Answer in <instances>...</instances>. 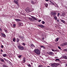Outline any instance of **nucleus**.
Masks as SVG:
<instances>
[{
  "label": "nucleus",
  "mask_w": 67,
  "mask_h": 67,
  "mask_svg": "<svg viewBox=\"0 0 67 67\" xmlns=\"http://www.w3.org/2000/svg\"><path fill=\"white\" fill-rule=\"evenodd\" d=\"M36 1L34 2H33V1H31V3H32V4H35V3H36Z\"/></svg>",
  "instance_id": "obj_13"
},
{
  "label": "nucleus",
  "mask_w": 67,
  "mask_h": 67,
  "mask_svg": "<svg viewBox=\"0 0 67 67\" xmlns=\"http://www.w3.org/2000/svg\"><path fill=\"white\" fill-rule=\"evenodd\" d=\"M52 51L53 52H56V50H54L53 49H52Z\"/></svg>",
  "instance_id": "obj_41"
},
{
  "label": "nucleus",
  "mask_w": 67,
  "mask_h": 67,
  "mask_svg": "<svg viewBox=\"0 0 67 67\" xmlns=\"http://www.w3.org/2000/svg\"><path fill=\"white\" fill-rule=\"evenodd\" d=\"M1 62H4V60H3V59H1Z\"/></svg>",
  "instance_id": "obj_38"
},
{
  "label": "nucleus",
  "mask_w": 67,
  "mask_h": 67,
  "mask_svg": "<svg viewBox=\"0 0 67 67\" xmlns=\"http://www.w3.org/2000/svg\"><path fill=\"white\" fill-rule=\"evenodd\" d=\"M58 48H59V49H61V48L60 47H58Z\"/></svg>",
  "instance_id": "obj_45"
},
{
  "label": "nucleus",
  "mask_w": 67,
  "mask_h": 67,
  "mask_svg": "<svg viewBox=\"0 0 67 67\" xmlns=\"http://www.w3.org/2000/svg\"><path fill=\"white\" fill-rule=\"evenodd\" d=\"M51 14L52 15H53V16H55V15H56V11H54L52 12L51 13Z\"/></svg>",
  "instance_id": "obj_5"
},
{
  "label": "nucleus",
  "mask_w": 67,
  "mask_h": 67,
  "mask_svg": "<svg viewBox=\"0 0 67 67\" xmlns=\"http://www.w3.org/2000/svg\"><path fill=\"white\" fill-rule=\"evenodd\" d=\"M15 20L16 22H19V21H21V20L19 19H15Z\"/></svg>",
  "instance_id": "obj_8"
},
{
  "label": "nucleus",
  "mask_w": 67,
  "mask_h": 67,
  "mask_svg": "<svg viewBox=\"0 0 67 67\" xmlns=\"http://www.w3.org/2000/svg\"><path fill=\"white\" fill-rule=\"evenodd\" d=\"M38 26H39L40 27H44V26L43 25H38Z\"/></svg>",
  "instance_id": "obj_9"
},
{
  "label": "nucleus",
  "mask_w": 67,
  "mask_h": 67,
  "mask_svg": "<svg viewBox=\"0 0 67 67\" xmlns=\"http://www.w3.org/2000/svg\"><path fill=\"white\" fill-rule=\"evenodd\" d=\"M64 44L65 45H67V42L65 43H64Z\"/></svg>",
  "instance_id": "obj_40"
},
{
  "label": "nucleus",
  "mask_w": 67,
  "mask_h": 67,
  "mask_svg": "<svg viewBox=\"0 0 67 67\" xmlns=\"http://www.w3.org/2000/svg\"><path fill=\"white\" fill-rule=\"evenodd\" d=\"M27 65L29 67H31V64H27Z\"/></svg>",
  "instance_id": "obj_23"
},
{
  "label": "nucleus",
  "mask_w": 67,
  "mask_h": 67,
  "mask_svg": "<svg viewBox=\"0 0 67 67\" xmlns=\"http://www.w3.org/2000/svg\"><path fill=\"white\" fill-rule=\"evenodd\" d=\"M7 55L6 54H3V57H6V56Z\"/></svg>",
  "instance_id": "obj_26"
},
{
  "label": "nucleus",
  "mask_w": 67,
  "mask_h": 67,
  "mask_svg": "<svg viewBox=\"0 0 67 67\" xmlns=\"http://www.w3.org/2000/svg\"><path fill=\"white\" fill-rule=\"evenodd\" d=\"M23 61L24 62H25L26 61V58L25 57H24L23 58Z\"/></svg>",
  "instance_id": "obj_20"
},
{
  "label": "nucleus",
  "mask_w": 67,
  "mask_h": 67,
  "mask_svg": "<svg viewBox=\"0 0 67 67\" xmlns=\"http://www.w3.org/2000/svg\"><path fill=\"white\" fill-rule=\"evenodd\" d=\"M4 31L5 32H6V33H8V30H7L6 29H4Z\"/></svg>",
  "instance_id": "obj_34"
},
{
  "label": "nucleus",
  "mask_w": 67,
  "mask_h": 67,
  "mask_svg": "<svg viewBox=\"0 0 67 67\" xmlns=\"http://www.w3.org/2000/svg\"><path fill=\"white\" fill-rule=\"evenodd\" d=\"M41 47H42V48H43L44 49H45L46 48L45 47L43 46H40Z\"/></svg>",
  "instance_id": "obj_24"
},
{
  "label": "nucleus",
  "mask_w": 67,
  "mask_h": 67,
  "mask_svg": "<svg viewBox=\"0 0 67 67\" xmlns=\"http://www.w3.org/2000/svg\"><path fill=\"white\" fill-rule=\"evenodd\" d=\"M22 44L23 46H25V45H26V44L24 43H22Z\"/></svg>",
  "instance_id": "obj_29"
},
{
  "label": "nucleus",
  "mask_w": 67,
  "mask_h": 67,
  "mask_svg": "<svg viewBox=\"0 0 67 67\" xmlns=\"http://www.w3.org/2000/svg\"><path fill=\"white\" fill-rule=\"evenodd\" d=\"M55 60L56 61H59L60 60H59V59H55Z\"/></svg>",
  "instance_id": "obj_35"
},
{
  "label": "nucleus",
  "mask_w": 67,
  "mask_h": 67,
  "mask_svg": "<svg viewBox=\"0 0 67 67\" xmlns=\"http://www.w3.org/2000/svg\"><path fill=\"white\" fill-rule=\"evenodd\" d=\"M34 52L37 55H40L41 54V51L38 49H35L34 50Z\"/></svg>",
  "instance_id": "obj_2"
},
{
  "label": "nucleus",
  "mask_w": 67,
  "mask_h": 67,
  "mask_svg": "<svg viewBox=\"0 0 67 67\" xmlns=\"http://www.w3.org/2000/svg\"><path fill=\"white\" fill-rule=\"evenodd\" d=\"M53 53L52 52H50L48 53V54L49 55H53Z\"/></svg>",
  "instance_id": "obj_10"
},
{
  "label": "nucleus",
  "mask_w": 67,
  "mask_h": 67,
  "mask_svg": "<svg viewBox=\"0 0 67 67\" xmlns=\"http://www.w3.org/2000/svg\"><path fill=\"white\" fill-rule=\"evenodd\" d=\"M63 58H64V59H67V57L66 56H65V55L63 56Z\"/></svg>",
  "instance_id": "obj_16"
},
{
  "label": "nucleus",
  "mask_w": 67,
  "mask_h": 67,
  "mask_svg": "<svg viewBox=\"0 0 67 67\" xmlns=\"http://www.w3.org/2000/svg\"><path fill=\"white\" fill-rule=\"evenodd\" d=\"M18 25H19V26H22V23H18Z\"/></svg>",
  "instance_id": "obj_21"
},
{
  "label": "nucleus",
  "mask_w": 67,
  "mask_h": 67,
  "mask_svg": "<svg viewBox=\"0 0 67 67\" xmlns=\"http://www.w3.org/2000/svg\"><path fill=\"white\" fill-rule=\"evenodd\" d=\"M1 52H2V53H3V49H1Z\"/></svg>",
  "instance_id": "obj_39"
},
{
  "label": "nucleus",
  "mask_w": 67,
  "mask_h": 67,
  "mask_svg": "<svg viewBox=\"0 0 67 67\" xmlns=\"http://www.w3.org/2000/svg\"><path fill=\"white\" fill-rule=\"evenodd\" d=\"M17 1H19V0H16Z\"/></svg>",
  "instance_id": "obj_54"
},
{
  "label": "nucleus",
  "mask_w": 67,
  "mask_h": 67,
  "mask_svg": "<svg viewBox=\"0 0 67 67\" xmlns=\"http://www.w3.org/2000/svg\"><path fill=\"white\" fill-rule=\"evenodd\" d=\"M50 3H50V4H52V5H55V4L53 2H52V1H50Z\"/></svg>",
  "instance_id": "obj_15"
},
{
  "label": "nucleus",
  "mask_w": 67,
  "mask_h": 67,
  "mask_svg": "<svg viewBox=\"0 0 67 67\" xmlns=\"http://www.w3.org/2000/svg\"><path fill=\"white\" fill-rule=\"evenodd\" d=\"M30 46L31 47H34V45H33V44H30Z\"/></svg>",
  "instance_id": "obj_31"
},
{
  "label": "nucleus",
  "mask_w": 67,
  "mask_h": 67,
  "mask_svg": "<svg viewBox=\"0 0 67 67\" xmlns=\"http://www.w3.org/2000/svg\"><path fill=\"white\" fill-rule=\"evenodd\" d=\"M63 51H64L65 52H67V48L64 49L63 50Z\"/></svg>",
  "instance_id": "obj_30"
},
{
  "label": "nucleus",
  "mask_w": 67,
  "mask_h": 67,
  "mask_svg": "<svg viewBox=\"0 0 67 67\" xmlns=\"http://www.w3.org/2000/svg\"><path fill=\"white\" fill-rule=\"evenodd\" d=\"M31 64H32V65L33 64V63H31Z\"/></svg>",
  "instance_id": "obj_55"
},
{
  "label": "nucleus",
  "mask_w": 67,
  "mask_h": 67,
  "mask_svg": "<svg viewBox=\"0 0 67 67\" xmlns=\"http://www.w3.org/2000/svg\"><path fill=\"white\" fill-rule=\"evenodd\" d=\"M19 41H20V40H19V39H18V38H17L16 42L17 43H18V42H19Z\"/></svg>",
  "instance_id": "obj_28"
},
{
  "label": "nucleus",
  "mask_w": 67,
  "mask_h": 67,
  "mask_svg": "<svg viewBox=\"0 0 67 67\" xmlns=\"http://www.w3.org/2000/svg\"><path fill=\"white\" fill-rule=\"evenodd\" d=\"M36 1L34 2H33V1H31V3H32V4H35V3H36Z\"/></svg>",
  "instance_id": "obj_12"
},
{
  "label": "nucleus",
  "mask_w": 67,
  "mask_h": 67,
  "mask_svg": "<svg viewBox=\"0 0 67 67\" xmlns=\"http://www.w3.org/2000/svg\"><path fill=\"white\" fill-rule=\"evenodd\" d=\"M15 26H16V25L15 24H14L12 26V27H13V28H15Z\"/></svg>",
  "instance_id": "obj_18"
},
{
  "label": "nucleus",
  "mask_w": 67,
  "mask_h": 67,
  "mask_svg": "<svg viewBox=\"0 0 67 67\" xmlns=\"http://www.w3.org/2000/svg\"><path fill=\"white\" fill-rule=\"evenodd\" d=\"M34 8H32L31 9L30 8L28 7H27L25 9L26 11V12H31V11H34Z\"/></svg>",
  "instance_id": "obj_1"
},
{
  "label": "nucleus",
  "mask_w": 67,
  "mask_h": 67,
  "mask_svg": "<svg viewBox=\"0 0 67 67\" xmlns=\"http://www.w3.org/2000/svg\"><path fill=\"white\" fill-rule=\"evenodd\" d=\"M54 18L55 20H57V17L55 16L54 17Z\"/></svg>",
  "instance_id": "obj_33"
},
{
  "label": "nucleus",
  "mask_w": 67,
  "mask_h": 67,
  "mask_svg": "<svg viewBox=\"0 0 67 67\" xmlns=\"http://www.w3.org/2000/svg\"><path fill=\"white\" fill-rule=\"evenodd\" d=\"M18 48L19 50H20L21 51H23L24 50V47L20 45L18 46Z\"/></svg>",
  "instance_id": "obj_3"
},
{
  "label": "nucleus",
  "mask_w": 67,
  "mask_h": 67,
  "mask_svg": "<svg viewBox=\"0 0 67 67\" xmlns=\"http://www.w3.org/2000/svg\"><path fill=\"white\" fill-rule=\"evenodd\" d=\"M41 20H38V22H41Z\"/></svg>",
  "instance_id": "obj_47"
},
{
  "label": "nucleus",
  "mask_w": 67,
  "mask_h": 67,
  "mask_svg": "<svg viewBox=\"0 0 67 67\" xmlns=\"http://www.w3.org/2000/svg\"><path fill=\"white\" fill-rule=\"evenodd\" d=\"M60 46H63V44H61L60 45Z\"/></svg>",
  "instance_id": "obj_51"
},
{
  "label": "nucleus",
  "mask_w": 67,
  "mask_h": 67,
  "mask_svg": "<svg viewBox=\"0 0 67 67\" xmlns=\"http://www.w3.org/2000/svg\"><path fill=\"white\" fill-rule=\"evenodd\" d=\"M44 38H42V40H44Z\"/></svg>",
  "instance_id": "obj_52"
},
{
  "label": "nucleus",
  "mask_w": 67,
  "mask_h": 67,
  "mask_svg": "<svg viewBox=\"0 0 67 67\" xmlns=\"http://www.w3.org/2000/svg\"><path fill=\"white\" fill-rule=\"evenodd\" d=\"M45 6L46 8H47V7H48V4H46L45 5Z\"/></svg>",
  "instance_id": "obj_27"
},
{
  "label": "nucleus",
  "mask_w": 67,
  "mask_h": 67,
  "mask_svg": "<svg viewBox=\"0 0 67 67\" xmlns=\"http://www.w3.org/2000/svg\"><path fill=\"white\" fill-rule=\"evenodd\" d=\"M19 37L20 38H21V36H19Z\"/></svg>",
  "instance_id": "obj_50"
},
{
  "label": "nucleus",
  "mask_w": 67,
  "mask_h": 67,
  "mask_svg": "<svg viewBox=\"0 0 67 67\" xmlns=\"http://www.w3.org/2000/svg\"><path fill=\"white\" fill-rule=\"evenodd\" d=\"M15 40H16V39L15 38H14L13 39V41L14 42H15Z\"/></svg>",
  "instance_id": "obj_22"
},
{
  "label": "nucleus",
  "mask_w": 67,
  "mask_h": 67,
  "mask_svg": "<svg viewBox=\"0 0 67 67\" xmlns=\"http://www.w3.org/2000/svg\"><path fill=\"white\" fill-rule=\"evenodd\" d=\"M59 38H57L55 40V42H58V40H59Z\"/></svg>",
  "instance_id": "obj_14"
},
{
  "label": "nucleus",
  "mask_w": 67,
  "mask_h": 67,
  "mask_svg": "<svg viewBox=\"0 0 67 67\" xmlns=\"http://www.w3.org/2000/svg\"><path fill=\"white\" fill-rule=\"evenodd\" d=\"M22 55H20L19 56H18V57L19 58H21V57H22Z\"/></svg>",
  "instance_id": "obj_32"
},
{
  "label": "nucleus",
  "mask_w": 67,
  "mask_h": 67,
  "mask_svg": "<svg viewBox=\"0 0 67 67\" xmlns=\"http://www.w3.org/2000/svg\"><path fill=\"white\" fill-rule=\"evenodd\" d=\"M59 14H60V13H58V16H59Z\"/></svg>",
  "instance_id": "obj_44"
},
{
  "label": "nucleus",
  "mask_w": 67,
  "mask_h": 67,
  "mask_svg": "<svg viewBox=\"0 0 67 67\" xmlns=\"http://www.w3.org/2000/svg\"><path fill=\"white\" fill-rule=\"evenodd\" d=\"M61 21L63 23L65 24V21L63 20H61Z\"/></svg>",
  "instance_id": "obj_36"
},
{
  "label": "nucleus",
  "mask_w": 67,
  "mask_h": 67,
  "mask_svg": "<svg viewBox=\"0 0 67 67\" xmlns=\"http://www.w3.org/2000/svg\"><path fill=\"white\" fill-rule=\"evenodd\" d=\"M59 64L58 63H52L51 64V66L52 67H56L57 66H58Z\"/></svg>",
  "instance_id": "obj_4"
},
{
  "label": "nucleus",
  "mask_w": 67,
  "mask_h": 67,
  "mask_svg": "<svg viewBox=\"0 0 67 67\" xmlns=\"http://www.w3.org/2000/svg\"><path fill=\"white\" fill-rule=\"evenodd\" d=\"M21 40L23 41H24V37H23V36H21Z\"/></svg>",
  "instance_id": "obj_19"
},
{
  "label": "nucleus",
  "mask_w": 67,
  "mask_h": 67,
  "mask_svg": "<svg viewBox=\"0 0 67 67\" xmlns=\"http://www.w3.org/2000/svg\"><path fill=\"white\" fill-rule=\"evenodd\" d=\"M31 17L32 18H33V19L34 20H36V21H37V19H36V18H35L33 16H31Z\"/></svg>",
  "instance_id": "obj_7"
},
{
  "label": "nucleus",
  "mask_w": 67,
  "mask_h": 67,
  "mask_svg": "<svg viewBox=\"0 0 67 67\" xmlns=\"http://www.w3.org/2000/svg\"><path fill=\"white\" fill-rule=\"evenodd\" d=\"M45 1H48L49 0H45Z\"/></svg>",
  "instance_id": "obj_49"
},
{
  "label": "nucleus",
  "mask_w": 67,
  "mask_h": 67,
  "mask_svg": "<svg viewBox=\"0 0 67 67\" xmlns=\"http://www.w3.org/2000/svg\"><path fill=\"white\" fill-rule=\"evenodd\" d=\"M2 16H3V17H4V16H5L3 14H2Z\"/></svg>",
  "instance_id": "obj_43"
},
{
  "label": "nucleus",
  "mask_w": 67,
  "mask_h": 67,
  "mask_svg": "<svg viewBox=\"0 0 67 67\" xmlns=\"http://www.w3.org/2000/svg\"><path fill=\"white\" fill-rule=\"evenodd\" d=\"M42 23V24H44L45 23V22L44 21H42L41 22Z\"/></svg>",
  "instance_id": "obj_42"
},
{
  "label": "nucleus",
  "mask_w": 67,
  "mask_h": 67,
  "mask_svg": "<svg viewBox=\"0 0 67 67\" xmlns=\"http://www.w3.org/2000/svg\"><path fill=\"white\" fill-rule=\"evenodd\" d=\"M29 20H30V21H33V20L31 18H29Z\"/></svg>",
  "instance_id": "obj_17"
},
{
  "label": "nucleus",
  "mask_w": 67,
  "mask_h": 67,
  "mask_svg": "<svg viewBox=\"0 0 67 67\" xmlns=\"http://www.w3.org/2000/svg\"><path fill=\"white\" fill-rule=\"evenodd\" d=\"M2 29L0 28V31H2Z\"/></svg>",
  "instance_id": "obj_48"
},
{
  "label": "nucleus",
  "mask_w": 67,
  "mask_h": 67,
  "mask_svg": "<svg viewBox=\"0 0 67 67\" xmlns=\"http://www.w3.org/2000/svg\"><path fill=\"white\" fill-rule=\"evenodd\" d=\"M65 13H63L62 14V15L63 16H64L65 15Z\"/></svg>",
  "instance_id": "obj_25"
},
{
  "label": "nucleus",
  "mask_w": 67,
  "mask_h": 67,
  "mask_svg": "<svg viewBox=\"0 0 67 67\" xmlns=\"http://www.w3.org/2000/svg\"><path fill=\"white\" fill-rule=\"evenodd\" d=\"M14 2L17 5H19V3H18V2L16 1H15V0H14Z\"/></svg>",
  "instance_id": "obj_6"
},
{
  "label": "nucleus",
  "mask_w": 67,
  "mask_h": 67,
  "mask_svg": "<svg viewBox=\"0 0 67 67\" xmlns=\"http://www.w3.org/2000/svg\"><path fill=\"white\" fill-rule=\"evenodd\" d=\"M47 67H50V66H48Z\"/></svg>",
  "instance_id": "obj_53"
},
{
  "label": "nucleus",
  "mask_w": 67,
  "mask_h": 67,
  "mask_svg": "<svg viewBox=\"0 0 67 67\" xmlns=\"http://www.w3.org/2000/svg\"><path fill=\"white\" fill-rule=\"evenodd\" d=\"M57 21L58 22H59V19H57Z\"/></svg>",
  "instance_id": "obj_46"
},
{
  "label": "nucleus",
  "mask_w": 67,
  "mask_h": 67,
  "mask_svg": "<svg viewBox=\"0 0 67 67\" xmlns=\"http://www.w3.org/2000/svg\"><path fill=\"white\" fill-rule=\"evenodd\" d=\"M1 35L4 37H6V35H5L3 33L1 34Z\"/></svg>",
  "instance_id": "obj_11"
},
{
  "label": "nucleus",
  "mask_w": 67,
  "mask_h": 67,
  "mask_svg": "<svg viewBox=\"0 0 67 67\" xmlns=\"http://www.w3.org/2000/svg\"><path fill=\"white\" fill-rule=\"evenodd\" d=\"M1 48H4V46L3 45H1Z\"/></svg>",
  "instance_id": "obj_37"
}]
</instances>
